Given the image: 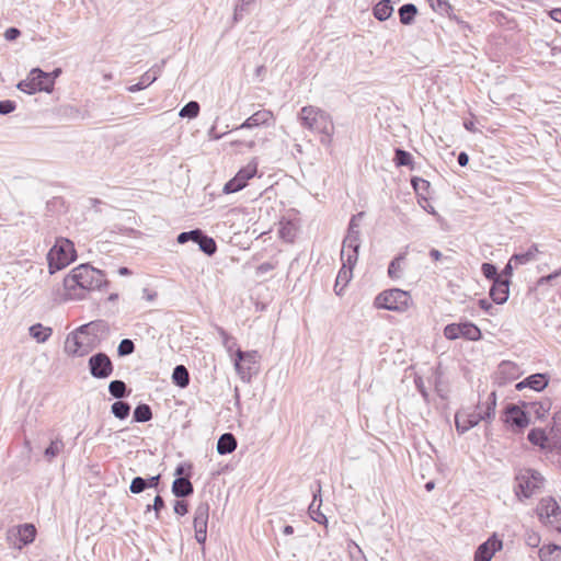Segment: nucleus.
<instances>
[{
  "instance_id": "4be33fe9",
  "label": "nucleus",
  "mask_w": 561,
  "mask_h": 561,
  "mask_svg": "<svg viewBox=\"0 0 561 561\" xmlns=\"http://www.w3.org/2000/svg\"><path fill=\"white\" fill-rule=\"evenodd\" d=\"M274 115L270 110H259L253 113L250 117H248L241 125H239L236 130L239 129H251L254 127H260L263 125H268L271 121H273Z\"/></svg>"
},
{
  "instance_id": "2f4dec72",
  "label": "nucleus",
  "mask_w": 561,
  "mask_h": 561,
  "mask_svg": "<svg viewBox=\"0 0 561 561\" xmlns=\"http://www.w3.org/2000/svg\"><path fill=\"white\" fill-rule=\"evenodd\" d=\"M171 379L173 385L181 389L188 387L191 381L190 373L184 365H176L173 368Z\"/></svg>"
},
{
  "instance_id": "4c0bfd02",
  "label": "nucleus",
  "mask_w": 561,
  "mask_h": 561,
  "mask_svg": "<svg viewBox=\"0 0 561 561\" xmlns=\"http://www.w3.org/2000/svg\"><path fill=\"white\" fill-rule=\"evenodd\" d=\"M527 439L529 440L530 444H533L534 446H538L541 449L547 448L549 440L546 431L539 427L531 428L528 432Z\"/></svg>"
},
{
  "instance_id": "49530a36",
  "label": "nucleus",
  "mask_w": 561,
  "mask_h": 561,
  "mask_svg": "<svg viewBox=\"0 0 561 561\" xmlns=\"http://www.w3.org/2000/svg\"><path fill=\"white\" fill-rule=\"evenodd\" d=\"M199 111V103L197 101H190L180 110L179 115L182 118L193 119L198 116Z\"/></svg>"
},
{
  "instance_id": "9d476101",
  "label": "nucleus",
  "mask_w": 561,
  "mask_h": 561,
  "mask_svg": "<svg viewBox=\"0 0 561 561\" xmlns=\"http://www.w3.org/2000/svg\"><path fill=\"white\" fill-rule=\"evenodd\" d=\"M36 528L33 524H22L8 529L7 542L9 546L22 550L24 547L31 545L36 538Z\"/></svg>"
},
{
  "instance_id": "f257e3e1",
  "label": "nucleus",
  "mask_w": 561,
  "mask_h": 561,
  "mask_svg": "<svg viewBox=\"0 0 561 561\" xmlns=\"http://www.w3.org/2000/svg\"><path fill=\"white\" fill-rule=\"evenodd\" d=\"M108 284L105 273L89 263L72 268L64 278V288L67 296L76 300L84 299L88 291L101 290L107 287Z\"/></svg>"
},
{
  "instance_id": "052dcab7",
  "label": "nucleus",
  "mask_w": 561,
  "mask_h": 561,
  "mask_svg": "<svg viewBox=\"0 0 561 561\" xmlns=\"http://www.w3.org/2000/svg\"><path fill=\"white\" fill-rule=\"evenodd\" d=\"M152 508L156 519H159L161 511L165 508V502L159 493L153 499Z\"/></svg>"
},
{
  "instance_id": "f03ea898",
  "label": "nucleus",
  "mask_w": 561,
  "mask_h": 561,
  "mask_svg": "<svg viewBox=\"0 0 561 561\" xmlns=\"http://www.w3.org/2000/svg\"><path fill=\"white\" fill-rule=\"evenodd\" d=\"M299 121L305 128L321 135L320 142L322 145L329 146L331 144L334 124L329 113L319 107L307 105L301 108Z\"/></svg>"
},
{
  "instance_id": "3c124183",
  "label": "nucleus",
  "mask_w": 561,
  "mask_h": 561,
  "mask_svg": "<svg viewBox=\"0 0 561 561\" xmlns=\"http://www.w3.org/2000/svg\"><path fill=\"white\" fill-rule=\"evenodd\" d=\"M135 343L130 339H123L117 346V355L119 357H126L135 352Z\"/></svg>"
},
{
  "instance_id": "69168bd1",
  "label": "nucleus",
  "mask_w": 561,
  "mask_h": 561,
  "mask_svg": "<svg viewBox=\"0 0 561 561\" xmlns=\"http://www.w3.org/2000/svg\"><path fill=\"white\" fill-rule=\"evenodd\" d=\"M514 262H511V259L508 260V262L506 263V265L504 266V268L501 271V273H499L500 275V278H505V279H508L511 280L512 276H513V272H514V265H513Z\"/></svg>"
},
{
  "instance_id": "0e129e2a",
  "label": "nucleus",
  "mask_w": 561,
  "mask_h": 561,
  "mask_svg": "<svg viewBox=\"0 0 561 561\" xmlns=\"http://www.w3.org/2000/svg\"><path fill=\"white\" fill-rule=\"evenodd\" d=\"M540 536L535 531H527L525 542L530 548H537L540 545Z\"/></svg>"
},
{
  "instance_id": "603ef678",
  "label": "nucleus",
  "mask_w": 561,
  "mask_h": 561,
  "mask_svg": "<svg viewBox=\"0 0 561 561\" xmlns=\"http://www.w3.org/2000/svg\"><path fill=\"white\" fill-rule=\"evenodd\" d=\"M217 332L222 339V344L226 350L231 353L237 347V340L231 336L224 328L217 327Z\"/></svg>"
},
{
  "instance_id": "5fc2aeb1",
  "label": "nucleus",
  "mask_w": 561,
  "mask_h": 561,
  "mask_svg": "<svg viewBox=\"0 0 561 561\" xmlns=\"http://www.w3.org/2000/svg\"><path fill=\"white\" fill-rule=\"evenodd\" d=\"M461 322L449 323L444 328V335L447 340L454 341L460 337Z\"/></svg>"
},
{
  "instance_id": "a19ab883",
  "label": "nucleus",
  "mask_w": 561,
  "mask_h": 561,
  "mask_svg": "<svg viewBox=\"0 0 561 561\" xmlns=\"http://www.w3.org/2000/svg\"><path fill=\"white\" fill-rule=\"evenodd\" d=\"M152 419V410L147 403H139L133 412V421L137 423L149 422Z\"/></svg>"
},
{
  "instance_id": "8fccbe9b",
  "label": "nucleus",
  "mask_w": 561,
  "mask_h": 561,
  "mask_svg": "<svg viewBox=\"0 0 561 561\" xmlns=\"http://www.w3.org/2000/svg\"><path fill=\"white\" fill-rule=\"evenodd\" d=\"M365 213L359 211L353 215L350 219L345 237H358L360 238L359 221L358 217H364Z\"/></svg>"
},
{
  "instance_id": "c03bdc74",
  "label": "nucleus",
  "mask_w": 561,
  "mask_h": 561,
  "mask_svg": "<svg viewBox=\"0 0 561 561\" xmlns=\"http://www.w3.org/2000/svg\"><path fill=\"white\" fill-rule=\"evenodd\" d=\"M411 185L415 191L416 195L426 202L427 197L425 196V194L428 192L431 183L422 178L413 176L411 179Z\"/></svg>"
},
{
  "instance_id": "864d4df0",
  "label": "nucleus",
  "mask_w": 561,
  "mask_h": 561,
  "mask_svg": "<svg viewBox=\"0 0 561 561\" xmlns=\"http://www.w3.org/2000/svg\"><path fill=\"white\" fill-rule=\"evenodd\" d=\"M481 273L488 280H495L500 278L499 271L495 264L484 262L481 265Z\"/></svg>"
},
{
  "instance_id": "7ed1b4c3",
  "label": "nucleus",
  "mask_w": 561,
  "mask_h": 561,
  "mask_svg": "<svg viewBox=\"0 0 561 561\" xmlns=\"http://www.w3.org/2000/svg\"><path fill=\"white\" fill-rule=\"evenodd\" d=\"M77 252L73 242L66 238H57L56 243L47 253L49 273L54 274L73 262Z\"/></svg>"
},
{
  "instance_id": "72a5a7b5",
  "label": "nucleus",
  "mask_w": 561,
  "mask_h": 561,
  "mask_svg": "<svg viewBox=\"0 0 561 561\" xmlns=\"http://www.w3.org/2000/svg\"><path fill=\"white\" fill-rule=\"evenodd\" d=\"M460 337L468 341H480L483 335L480 328L471 321L461 322Z\"/></svg>"
},
{
  "instance_id": "4d7b16f0",
  "label": "nucleus",
  "mask_w": 561,
  "mask_h": 561,
  "mask_svg": "<svg viewBox=\"0 0 561 561\" xmlns=\"http://www.w3.org/2000/svg\"><path fill=\"white\" fill-rule=\"evenodd\" d=\"M192 463L190 462H181L176 466L174 476L175 478L180 477H191L192 476Z\"/></svg>"
},
{
  "instance_id": "39448f33",
  "label": "nucleus",
  "mask_w": 561,
  "mask_h": 561,
  "mask_svg": "<svg viewBox=\"0 0 561 561\" xmlns=\"http://www.w3.org/2000/svg\"><path fill=\"white\" fill-rule=\"evenodd\" d=\"M260 358L257 351L236 350L233 356L234 369L242 381L250 382L252 377L259 373Z\"/></svg>"
},
{
  "instance_id": "680f3d73",
  "label": "nucleus",
  "mask_w": 561,
  "mask_h": 561,
  "mask_svg": "<svg viewBox=\"0 0 561 561\" xmlns=\"http://www.w3.org/2000/svg\"><path fill=\"white\" fill-rule=\"evenodd\" d=\"M450 19L457 23L459 32H461L463 36L468 37L469 33L472 32V26L456 15L451 16Z\"/></svg>"
},
{
  "instance_id": "0eeeda50",
  "label": "nucleus",
  "mask_w": 561,
  "mask_h": 561,
  "mask_svg": "<svg viewBox=\"0 0 561 561\" xmlns=\"http://www.w3.org/2000/svg\"><path fill=\"white\" fill-rule=\"evenodd\" d=\"M541 474L535 469H522L515 477L514 491L517 497L529 499L542 484Z\"/></svg>"
},
{
  "instance_id": "58836bf2",
  "label": "nucleus",
  "mask_w": 561,
  "mask_h": 561,
  "mask_svg": "<svg viewBox=\"0 0 561 561\" xmlns=\"http://www.w3.org/2000/svg\"><path fill=\"white\" fill-rule=\"evenodd\" d=\"M417 14V8L413 3H404L399 8L400 22L403 25H410Z\"/></svg>"
},
{
  "instance_id": "393cba45",
  "label": "nucleus",
  "mask_w": 561,
  "mask_h": 561,
  "mask_svg": "<svg viewBox=\"0 0 561 561\" xmlns=\"http://www.w3.org/2000/svg\"><path fill=\"white\" fill-rule=\"evenodd\" d=\"M171 491L178 499H185L194 493V486L191 477L175 478L172 482Z\"/></svg>"
},
{
  "instance_id": "f3484780",
  "label": "nucleus",
  "mask_w": 561,
  "mask_h": 561,
  "mask_svg": "<svg viewBox=\"0 0 561 561\" xmlns=\"http://www.w3.org/2000/svg\"><path fill=\"white\" fill-rule=\"evenodd\" d=\"M550 381V376L545 373H536L527 376L515 385V389L522 391L526 388L540 392L545 390Z\"/></svg>"
},
{
  "instance_id": "4468645a",
  "label": "nucleus",
  "mask_w": 561,
  "mask_h": 561,
  "mask_svg": "<svg viewBox=\"0 0 561 561\" xmlns=\"http://www.w3.org/2000/svg\"><path fill=\"white\" fill-rule=\"evenodd\" d=\"M362 239L358 237H344L341 249V262L346 267L354 268L358 261Z\"/></svg>"
},
{
  "instance_id": "6ab92c4d",
  "label": "nucleus",
  "mask_w": 561,
  "mask_h": 561,
  "mask_svg": "<svg viewBox=\"0 0 561 561\" xmlns=\"http://www.w3.org/2000/svg\"><path fill=\"white\" fill-rule=\"evenodd\" d=\"M164 65L165 60H162L160 64L153 65L148 71H146L140 77V80L137 83L129 85L127 90L129 92L135 93L152 84L160 77Z\"/></svg>"
},
{
  "instance_id": "6e6d98bb",
  "label": "nucleus",
  "mask_w": 561,
  "mask_h": 561,
  "mask_svg": "<svg viewBox=\"0 0 561 561\" xmlns=\"http://www.w3.org/2000/svg\"><path fill=\"white\" fill-rule=\"evenodd\" d=\"M148 488H147V483H146V480L145 478L142 477H135L130 484H129V491L130 493L133 494H140L142 493L144 491H146Z\"/></svg>"
},
{
  "instance_id": "ddd939ff",
  "label": "nucleus",
  "mask_w": 561,
  "mask_h": 561,
  "mask_svg": "<svg viewBox=\"0 0 561 561\" xmlns=\"http://www.w3.org/2000/svg\"><path fill=\"white\" fill-rule=\"evenodd\" d=\"M257 172V167L255 163H249L248 165L241 168L237 174L230 179L222 188L225 194H232L243 190L248 181L252 179Z\"/></svg>"
},
{
  "instance_id": "de8ad7c7",
  "label": "nucleus",
  "mask_w": 561,
  "mask_h": 561,
  "mask_svg": "<svg viewBox=\"0 0 561 561\" xmlns=\"http://www.w3.org/2000/svg\"><path fill=\"white\" fill-rule=\"evenodd\" d=\"M427 2L435 12L447 14L449 18H451L454 8L448 0H427Z\"/></svg>"
},
{
  "instance_id": "774afa93",
  "label": "nucleus",
  "mask_w": 561,
  "mask_h": 561,
  "mask_svg": "<svg viewBox=\"0 0 561 561\" xmlns=\"http://www.w3.org/2000/svg\"><path fill=\"white\" fill-rule=\"evenodd\" d=\"M551 431L561 433V411H558L553 414Z\"/></svg>"
},
{
  "instance_id": "e433bc0d",
  "label": "nucleus",
  "mask_w": 561,
  "mask_h": 561,
  "mask_svg": "<svg viewBox=\"0 0 561 561\" xmlns=\"http://www.w3.org/2000/svg\"><path fill=\"white\" fill-rule=\"evenodd\" d=\"M496 392L492 391L489 393L488 399L484 403V409L478 412L480 414L481 419L485 422H491L495 416V409H496Z\"/></svg>"
},
{
  "instance_id": "c756f323",
  "label": "nucleus",
  "mask_w": 561,
  "mask_h": 561,
  "mask_svg": "<svg viewBox=\"0 0 561 561\" xmlns=\"http://www.w3.org/2000/svg\"><path fill=\"white\" fill-rule=\"evenodd\" d=\"M540 561H561V547L557 543L542 546L538 550Z\"/></svg>"
},
{
  "instance_id": "13d9d810",
  "label": "nucleus",
  "mask_w": 561,
  "mask_h": 561,
  "mask_svg": "<svg viewBox=\"0 0 561 561\" xmlns=\"http://www.w3.org/2000/svg\"><path fill=\"white\" fill-rule=\"evenodd\" d=\"M560 276H561V267L548 275H545V276H541L540 278H538L536 285H537V287H540L543 285L551 284L552 280L557 279Z\"/></svg>"
},
{
  "instance_id": "c9c22d12",
  "label": "nucleus",
  "mask_w": 561,
  "mask_h": 561,
  "mask_svg": "<svg viewBox=\"0 0 561 561\" xmlns=\"http://www.w3.org/2000/svg\"><path fill=\"white\" fill-rule=\"evenodd\" d=\"M108 392L113 398L122 400L130 396L131 389L127 387L125 381L115 379L108 383Z\"/></svg>"
},
{
  "instance_id": "5701e85b",
  "label": "nucleus",
  "mask_w": 561,
  "mask_h": 561,
  "mask_svg": "<svg viewBox=\"0 0 561 561\" xmlns=\"http://www.w3.org/2000/svg\"><path fill=\"white\" fill-rule=\"evenodd\" d=\"M322 504V497H321V485L319 482H317V489L313 491V500L311 504L308 507L309 516L312 520L320 525L328 526V518L327 516L321 512L320 507Z\"/></svg>"
},
{
  "instance_id": "c85d7f7f",
  "label": "nucleus",
  "mask_w": 561,
  "mask_h": 561,
  "mask_svg": "<svg viewBox=\"0 0 561 561\" xmlns=\"http://www.w3.org/2000/svg\"><path fill=\"white\" fill-rule=\"evenodd\" d=\"M538 244L533 243L527 251L522 253H514L511 256V262H514L515 266L525 265L531 261L536 260L537 253H539Z\"/></svg>"
},
{
  "instance_id": "2eb2a0df",
  "label": "nucleus",
  "mask_w": 561,
  "mask_h": 561,
  "mask_svg": "<svg viewBox=\"0 0 561 561\" xmlns=\"http://www.w3.org/2000/svg\"><path fill=\"white\" fill-rule=\"evenodd\" d=\"M537 512L541 520L547 519L552 523L553 520L558 522L561 518V508L558 502L551 496L540 500L537 506Z\"/></svg>"
},
{
  "instance_id": "f704fd0d",
  "label": "nucleus",
  "mask_w": 561,
  "mask_h": 561,
  "mask_svg": "<svg viewBox=\"0 0 561 561\" xmlns=\"http://www.w3.org/2000/svg\"><path fill=\"white\" fill-rule=\"evenodd\" d=\"M28 334L38 343H45L53 334V329L44 327L42 323L32 324L28 328Z\"/></svg>"
},
{
  "instance_id": "cd10ccee",
  "label": "nucleus",
  "mask_w": 561,
  "mask_h": 561,
  "mask_svg": "<svg viewBox=\"0 0 561 561\" xmlns=\"http://www.w3.org/2000/svg\"><path fill=\"white\" fill-rule=\"evenodd\" d=\"M237 445V438L232 433H224L218 438L216 449L219 455H228L236 450Z\"/></svg>"
},
{
  "instance_id": "423d86ee",
  "label": "nucleus",
  "mask_w": 561,
  "mask_h": 561,
  "mask_svg": "<svg viewBox=\"0 0 561 561\" xmlns=\"http://www.w3.org/2000/svg\"><path fill=\"white\" fill-rule=\"evenodd\" d=\"M501 420L514 434H522L531 423L530 412L513 403L504 407Z\"/></svg>"
},
{
  "instance_id": "f8f14e48",
  "label": "nucleus",
  "mask_w": 561,
  "mask_h": 561,
  "mask_svg": "<svg viewBox=\"0 0 561 561\" xmlns=\"http://www.w3.org/2000/svg\"><path fill=\"white\" fill-rule=\"evenodd\" d=\"M208 519L209 504L206 501L201 502L194 511L193 527L195 531V539L202 546H204L207 540Z\"/></svg>"
},
{
  "instance_id": "a211bd4d",
  "label": "nucleus",
  "mask_w": 561,
  "mask_h": 561,
  "mask_svg": "<svg viewBox=\"0 0 561 561\" xmlns=\"http://www.w3.org/2000/svg\"><path fill=\"white\" fill-rule=\"evenodd\" d=\"M519 367L513 362L503 360L495 373V382L502 387L519 377Z\"/></svg>"
},
{
  "instance_id": "b1692460",
  "label": "nucleus",
  "mask_w": 561,
  "mask_h": 561,
  "mask_svg": "<svg viewBox=\"0 0 561 561\" xmlns=\"http://www.w3.org/2000/svg\"><path fill=\"white\" fill-rule=\"evenodd\" d=\"M481 421L483 420L481 419L480 414H478V412L466 414L457 412L455 415L456 430L459 434L468 432L469 430L477 426Z\"/></svg>"
},
{
  "instance_id": "412c9836",
  "label": "nucleus",
  "mask_w": 561,
  "mask_h": 561,
  "mask_svg": "<svg viewBox=\"0 0 561 561\" xmlns=\"http://www.w3.org/2000/svg\"><path fill=\"white\" fill-rule=\"evenodd\" d=\"M79 333H85L90 337H94L101 342V339L106 336L110 332V325L105 320H94L89 323L82 324L78 328Z\"/></svg>"
},
{
  "instance_id": "09e8293b",
  "label": "nucleus",
  "mask_w": 561,
  "mask_h": 561,
  "mask_svg": "<svg viewBox=\"0 0 561 561\" xmlns=\"http://www.w3.org/2000/svg\"><path fill=\"white\" fill-rule=\"evenodd\" d=\"M65 444L60 438L53 439L50 444L45 448L44 456L51 460L57 457L59 453L64 449Z\"/></svg>"
},
{
  "instance_id": "20e7f679",
  "label": "nucleus",
  "mask_w": 561,
  "mask_h": 561,
  "mask_svg": "<svg viewBox=\"0 0 561 561\" xmlns=\"http://www.w3.org/2000/svg\"><path fill=\"white\" fill-rule=\"evenodd\" d=\"M412 304L409 291L400 288H390L381 291L375 298L374 306L378 309L403 312Z\"/></svg>"
},
{
  "instance_id": "338daca9",
  "label": "nucleus",
  "mask_w": 561,
  "mask_h": 561,
  "mask_svg": "<svg viewBox=\"0 0 561 561\" xmlns=\"http://www.w3.org/2000/svg\"><path fill=\"white\" fill-rule=\"evenodd\" d=\"M145 480L148 489H154L157 491L159 490L161 474L151 476L149 478H145Z\"/></svg>"
},
{
  "instance_id": "a18cd8bd",
  "label": "nucleus",
  "mask_w": 561,
  "mask_h": 561,
  "mask_svg": "<svg viewBox=\"0 0 561 561\" xmlns=\"http://www.w3.org/2000/svg\"><path fill=\"white\" fill-rule=\"evenodd\" d=\"M16 88L26 93V94H35L37 92H39V90L37 89L36 87V83H35V77L34 75H32V70L30 71L28 76L26 79L24 80H21L18 84H16Z\"/></svg>"
},
{
  "instance_id": "1a4fd4ad",
  "label": "nucleus",
  "mask_w": 561,
  "mask_h": 561,
  "mask_svg": "<svg viewBox=\"0 0 561 561\" xmlns=\"http://www.w3.org/2000/svg\"><path fill=\"white\" fill-rule=\"evenodd\" d=\"M176 241L180 244H185L188 241H192L198 245L199 251L208 256H213L218 250L215 239L206 234L199 228L179 233Z\"/></svg>"
},
{
  "instance_id": "aec40b11",
  "label": "nucleus",
  "mask_w": 561,
  "mask_h": 561,
  "mask_svg": "<svg viewBox=\"0 0 561 561\" xmlns=\"http://www.w3.org/2000/svg\"><path fill=\"white\" fill-rule=\"evenodd\" d=\"M510 285L511 280L505 278H497L493 280L489 290L490 298L496 305L505 304L510 297Z\"/></svg>"
},
{
  "instance_id": "bf43d9fd",
  "label": "nucleus",
  "mask_w": 561,
  "mask_h": 561,
  "mask_svg": "<svg viewBox=\"0 0 561 561\" xmlns=\"http://www.w3.org/2000/svg\"><path fill=\"white\" fill-rule=\"evenodd\" d=\"M173 511L179 516H185L190 511V504L184 500H176L173 505Z\"/></svg>"
},
{
  "instance_id": "bb28decb",
  "label": "nucleus",
  "mask_w": 561,
  "mask_h": 561,
  "mask_svg": "<svg viewBox=\"0 0 561 561\" xmlns=\"http://www.w3.org/2000/svg\"><path fill=\"white\" fill-rule=\"evenodd\" d=\"M409 245L405 247L403 252L397 254L388 265V276L391 279H399L402 277V264L405 262Z\"/></svg>"
},
{
  "instance_id": "e2e57ef3",
  "label": "nucleus",
  "mask_w": 561,
  "mask_h": 561,
  "mask_svg": "<svg viewBox=\"0 0 561 561\" xmlns=\"http://www.w3.org/2000/svg\"><path fill=\"white\" fill-rule=\"evenodd\" d=\"M16 108V103L12 100H2L0 101V115H8L14 112Z\"/></svg>"
},
{
  "instance_id": "473e14b6",
  "label": "nucleus",
  "mask_w": 561,
  "mask_h": 561,
  "mask_svg": "<svg viewBox=\"0 0 561 561\" xmlns=\"http://www.w3.org/2000/svg\"><path fill=\"white\" fill-rule=\"evenodd\" d=\"M353 270L354 268L346 267L344 265L341 266L334 284V291L337 296L343 295L344 287L350 283V280L353 277Z\"/></svg>"
},
{
  "instance_id": "dca6fc26",
  "label": "nucleus",
  "mask_w": 561,
  "mask_h": 561,
  "mask_svg": "<svg viewBox=\"0 0 561 561\" xmlns=\"http://www.w3.org/2000/svg\"><path fill=\"white\" fill-rule=\"evenodd\" d=\"M503 542L497 536L492 535L486 541L481 543L474 552V561H491L496 551L501 550Z\"/></svg>"
},
{
  "instance_id": "37998d69",
  "label": "nucleus",
  "mask_w": 561,
  "mask_h": 561,
  "mask_svg": "<svg viewBox=\"0 0 561 561\" xmlns=\"http://www.w3.org/2000/svg\"><path fill=\"white\" fill-rule=\"evenodd\" d=\"M130 404L126 401L117 400L111 405V413L118 420H125L130 414Z\"/></svg>"
},
{
  "instance_id": "a878e982",
  "label": "nucleus",
  "mask_w": 561,
  "mask_h": 561,
  "mask_svg": "<svg viewBox=\"0 0 561 561\" xmlns=\"http://www.w3.org/2000/svg\"><path fill=\"white\" fill-rule=\"evenodd\" d=\"M32 75L35 77V83L37 89L47 93H50L54 89V77L41 68L36 67L32 69Z\"/></svg>"
},
{
  "instance_id": "9b49d317",
  "label": "nucleus",
  "mask_w": 561,
  "mask_h": 561,
  "mask_svg": "<svg viewBox=\"0 0 561 561\" xmlns=\"http://www.w3.org/2000/svg\"><path fill=\"white\" fill-rule=\"evenodd\" d=\"M90 375L95 379H107L114 371L111 357L104 352H98L88 360Z\"/></svg>"
},
{
  "instance_id": "7c9ffc66",
  "label": "nucleus",
  "mask_w": 561,
  "mask_h": 561,
  "mask_svg": "<svg viewBox=\"0 0 561 561\" xmlns=\"http://www.w3.org/2000/svg\"><path fill=\"white\" fill-rule=\"evenodd\" d=\"M393 13V5L391 0H380L373 8V14L378 21L388 20Z\"/></svg>"
},
{
  "instance_id": "ea45409f",
  "label": "nucleus",
  "mask_w": 561,
  "mask_h": 561,
  "mask_svg": "<svg viewBox=\"0 0 561 561\" xmlns=\"http://www.w3.org/2000/svg\"><path fill=\"white\" fill-rule=\"evenodd\" d=\"M393 162L397 167H409L411 170L414 169V159L413 156L401 148L394 149Z\"/></svg>"
},
{
  "instance_id": "6e6552de",
  "label": "nucleus",
  "mask_w": 561,
  "mask_h": 561,
  "mask_svg": "<svg viewBox=\"0 0 561 561\" xmlns=\"http://www.w3.org/2000/svg\"><path fill=\"white\" fill-rule=\"evenodd\" d=\"M99 345V340L85 335V333H79L78 328L71 332L65 343V351L70 356L82 357L91 353Z\"/></svg>"
},
{
  "instance_id": "79ce46f5",
  "label": "nucleus",
  "mask_w": 561,
  "mask_h": 561,
  "mask_svg": "<svg viewBox=\"0 0 561 561\" xmlns=\"http://www.w3.org/2000/svg\"><path fill=\"white\" fill-rule=\"evenodd\" d=\"M552 402L550 399L546 398L540 401H534L531 403L530 412H533L538 420H542L546 417L548 412L550 411Z\"/></svg>"
}]
</instances>
